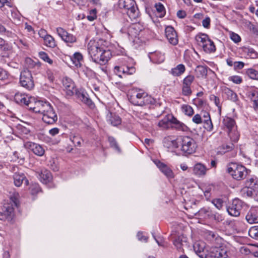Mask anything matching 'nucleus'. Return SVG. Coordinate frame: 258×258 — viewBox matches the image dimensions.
Wrapping results in <instances>:
<instances>
[{"label": "nucleus", "mask_w": 258, "mask_h": 258, "mask_svg": "<svg viewBox=\"0 0 258 258\" xmlns=\"http://www.w3.org/2000/svg\"><path fill=\"white\" fill-rule=\"evenodd\" d=\"M245 186L252 188L254 190H258V179L255 176H248L244 182Z\"/></svg>", "instance_id": "nucleus-19"}, {"label": "nucleus", "mask_w": 258, "mask_h": 258, "mask_svg": "<svg viewBox=\"0 0 258 258\" xmlns=\"http://www.w3.org/2000/svg\"><path fill=\"white\" fill-rule=\"evenodd\" d=\"M19 194L15 193L11 195L9 202L5 203L2 208V213L5 220L12 221L15 217L14 208L17 207L19 204Z\"/></svg>", "instance_id": "nucleus-3"}, {"label": "nucleus", "mask_w": 258, "mask_h": 258, "mask_svg": "<svg viewBox=\"0 0 258 258\" xmlns=\"http://www.w3.org/2000/svg\"><path fill=\"white\" fill-rule=\"evenodd\" d=\"M75 96L78 99L81 100L83 103L85 104L90 108H93L95 107L94 103L88 97V94L84 90H78V91L76 92Z\"/></svg>", "instance_id": "nucleus-12"}, {"label": "nucleus", "mask_w": 258, "mask_h": 258, "mask_svg": "<svg viewBox=\"0 0 258 258\" xmlns=\"http://www.w3.org/2000/svg\"><path fill=\"white\" fill-rule=\"evenodd\" d=\"M173 243L178 251L183 252V246L186 245V238L182 235H180L174 240Z\"/></svg>", "instance_id": "nucleus-17"}, {"label": "nucleus", "mask_w": 258, "mask_h": 258, "mask_svg": "<svg viewBox=\"0 0 258 258\" xmlns=\"http://www.w3.org/2000/svg\"><path fill=\"white\" fill-rule=\"evenodd\" d=\"M62 85L64 90L68 88H72L75 84L71 79L68 77H65L62 80Z\"/></svg>", "instance_id": "nucleus-42"}, {"label": "nucleus", "mask_w": 258, "mask_h": 258, "mask_svg": "<svg viewBox=\"0 0 258 258\" xmlns=\"http://www.w3.org/2000/svg\"><path fill=\"white\" fill-rule=\"evenodd\" d=\"M118 5L120 9L126 11L131 19H135L139 15V11L134 0H119Z\"/></svg>", "instance_id": "nucleus-6"}, {"label": "nucleus", "mask_w": 258, "mask_h": 258, "mask_svg": "<svg viewBox=\"0 0 258 258\" xmlns=\"http://www.w3.org/2000/svg\"><path fill=\"white\" fill-rule=\"evenodd\" d=\"M13 8V7L9 0H0V9L8 17H10V12Z\"/></svg>", "instance_id": "nucleus-20"}, {"label": "nucleus", "mask_w": 258, "mask_h": 258, "mask_svg": "<svg viewBox=\"0 0 258 258\" xmlns=\"http://www.w3.org/2000/svg\"><path fill=\"white\" fill-rule=\"evenodd\" d=\"M194 80L195 77L193 75H188L183 79V84L190 86Z\"/></svg>", "instance_id": "nucleus-50"}, {"label": "nucleus", "mask_w": 258, "mask_h": 258, "mask_svg": "<svg viewBox=\"0 0 258 258\" xmlns=\"http://www.w3.org/2000/svg\"><path fill=\"white\" fill-rule=\"evenodd\" d=\"M165 36L168 42L173 45L178 44V39L176 32L172 26H167L165 30Z\"/></svg>", "instance_id": "nucleus-11"}, {"label": "nucleus", "mask_w": 258, "mask_h": 258, "mask_svg": "<svg viewBox=\"0 0 258 258\" xmlns=\"http://www.w3.org/2000/svg\"><path fill=\"white\" fill-rule=\"evenodd\" d=\"M14 183L16 186H20L23 181L27 185L29 183L28 180L26 178V176L23 173H15L13 176Z\"/></svg>", "instance_id": "nucleus-21"}, {"label": "nucleus", "mask_w": 258, "mask_h": 258, "mask_svg": "<svg viewBox=\"0 0 258 258\" xmlns=\"http://www.w3.org/2000/svg\"><path fill=\"white\" fill-rule=\"evenodd\" d=\"M37 105L36 109H38L37 113L42 115L53 108L51 105L47 101L38 100Z\"/></svg>", "instance_id": "nucleus-16"}, {"label": "nucleus", "mask_w": 258, "mask_h": 258, "mask_svg": "<svg viewBox=\"0 0 258 258\" xmlns=\"http://www.w3.org/2000/svg\"><path fill=\"white\" fill-rule=\"evenodd\" d=\"M185 71V66L182 64H179L176 67L171 69L170 74L175 77H178L182 75Z\"/></svg>", "instance_id": "nucleus-27"}, {"label": "nucleus", "mask_w": 258, "mask_h": 258, "mask_svg": "<svg viewBox=\"0 0 258 258\" xmlns=\"http://www.w3.org/2000/svg\"><path fill=\"white\" fill-rule=\"evenodd\" d=\"M38 102V101H36L34 98L30 97V99H29V101H28L25 106H26L29 110L37 113L38 109H36V107Z\"/></svg>", "instance_id": "nucleus-34"}, {"label": "nucleus", "mask_w": 258, "mask_h": 258, "mask_svg": "<svg viewBox=\"0 0 258 258\" xmlns=\"http://www.w3.org/2000/svg\"><path fill=\"white\" fill-rule=\"evenodd\" d=\"M207 170L204 165L198 163L195 165L193 171L194 173L197 176H203L206 174Z\"/></svg>", "instance_id": "nucleus-24"}, {"label": "nucleus", "mask_w": 258, "mask_h": 258, "mask_svg": "<svg viewBox=\"0 0 258 258\" xmlns=\"http://www.w3.org/2000/svg\"><path fill=\"white\" fill-rule=\"evenodd\" d=\"M246 74L250 78L253 80H258V71L253 69H249L246 71Z\"/></svg>", "instance_id": "nucleus-47"}, {"label": "nucleus", "mask_w": 258, "mask_h": 258, "mask_svg": "<svg viewBox=\"0 0 258 258\" xmlns=\"http://www.w3.org/2000/svg\"><path fill=\"white\" fill-rule=\"evenodd\" d=\"M107 121L113 126H117L121 123V119L115 114L110 113L107 115Z\"/></svg>", "instance_id": "nucleus-31"}, {"label": "nucleus", "mask_w": 258, "mask_h": 258, "mask_svg": "<svg viewBox=\"0 0 258 258\" xmlns=\"http://www.w3.org/2000/svg\"><path fill=\"white\" fill-rule=\"evenodd\" d=\"M155 8L160 17H163L165 16L166 13L165 9L162 4L161 3L155 4Z\"/></svg>", "instance_id": "nucleus-41"}, {"label": "nucleus", "mask_w": 258, "mask_h": 258, "mask_svg": "<svg viewBox=\"0 0 258 258\" xmlns=\"http://www.w3.org/2000/svg\"><path fill=\"white\" fill-rule=\"evenodd\" d=\"M56 32L58 36L67 43L68 45L76 41V38L73 34L69 33L66 30L61 27L56 28Z\"/></svg>", "instance_id": "nucleus-10"}, {"label": "nucleus", "mask_w": 258, "mask_h": 258, "mask_svg": "<svg viewBox=\"0 0 258 258\" xmlns=\"http://www.w3.org/2000/svg\"><path fill=\"white\" fill-rule=\"evenodd\" d=\"M209 38V36L204 33H200L197 35L195 37V39L198 44L202 46L203 45L206 43V41Z\"/></svg>", "instance_id": "nucleus-36"}, {"label": "nucleus", "mask_w": 258, "mask_h": 258, "mask_svg": "<svg viewBox=\"0 0 258 258\" xmlns=\"http://www.w3.org/2000/svg\"><path fill=\"white\" fill-rule=\"evenodd\" d=\"M108 141L111 147L114 148L116 150L120 152V148L114 138L113 137H109Z\"/></svg>", "instance_id": "nucleus-53"}, {"label": "nucleus", "mask_w": 258, "mask_h": 258, "mask_svg": "<svg viewBox=\"0 0 258 258\" xmlns=\"http://www.w3.org/2000/svg\"><path fill=\"white\" fill-rule=\"evenodd\" d=\"M228 135L232 142L236 143L238 141L239 138V134L236 131V128L229 131Z\"/></svg>", "instance_id": "nucleus-40"}, {"label": "nucleus", "mask_w": 258, "mask_h": 258, "mask_svg": "<svg viewBox=\"0 0 258 258\" xmlns=\"http://www.w3.org/2000/svg\"><path fill=\"white\" fill-rule=\"evenodd\" d=\"M73 63L77 67H81L82 66V62L83 60L82 54L80 52H75L71 58Z\"/></svg>", "instance_id": "nucleus-28"}, {"label": "nucleus", "mask_w": 258, "mask_h": 258, "mask_svg": "<svg viewBox=\"0 0 258 258\" xmlns=\"http://www.w3.org/2000/svg\"><path fill=\"white\" fill-rule=\"evenodd\" d=\"M178 148L180 147L181 151L185 155L195 153L197 148L195 140L189 136H180L177 138Z\"/></svg>", "instance_id": "nucleus-5"}, {"label": "nucleus", "mask_w": 258, "mask_h": 258, "mask_svg": "<svg viewBox=\"0 0 258 258\" xmlns=\"http://www.w3.org/2000/svg\"><path fill=\"white\" fill-rule=\"evenodd\" d=\"M224 125L228 128V131L236 128L235 120L230 117H226L223 119V121Z\"/></svg>", "instance_id": "nucleus-37"}, {"label": "nucleus", "mask_w": 258, "mask_h": 258, "mask_svg": "<svg viewBox=\"0 0 258 258\" xmlns=\"http://www.w3.org/2000/svg\"><path fill=\"white\" fill-rule=\"evenodd\" d=\"M243 205V202L238 199H235L232 203L227 208L229 214L232 216L238 217L240 215Z\"/></svg>", "instance_id": "nucleus-9"}, {"label": "nucleus", "mask_w": 258, "mask_h": 258, "mask_svg": "<svg viewBox=\"0 0 258 258\" xmlns=\"http://www.w3.org/2000/svg\"><path fill=\"white\" fill-rule=\"evenodd\" d=\"M182 93L184 96H189L192 93L190 86L183 84Z\"/></svg>", "instance_id": "nucleus-54"}, {"label": "nucleus", "mask_w": 258, "mask_h": 258, "mask_svg": "<svg viewBox=\"0 0 258 258\" xmlns=\"http://www.w3.org/2000/svg\"><path fill=\"white\" fill-rule=\"evenodd\" d=\"M229 80L231 81L233 83L236 84H239L242 81V78L240 76H233L230 77Z\"/></svg>", "instance_id": "nucleus-58"}, {"label": "nucleus", "mask_w": 258, "mask_h": 258, "mask_svg": "<svg viewBox=\"0 0 258 258\" xmlns=\"http://www.w3.org/2000/svg\"><path fill=\"white\" fill-rule=\"evenodd\" d=\"M256 190H254L252 188L246 187L245 186L242 189V191L244 194H246L248 197H252L253 195V192Z\"/></svg>", "instance_id": "nucleus-57"}, {"label": "nucleus", "mask_w": 258, "mask_h": 258, "mask_svg": "<svg viewBox=\"0 0 258 258\" xmlns=\"http://www.w3.org/2000/svg\"><path fill=\"white\" fill-rule=\"evenodd\" d=\"M97 11L95 9L90 11L89 15L87 16V19L90 21H93L97 18Z\"/></svg>", "instance_id": "nucleus-52"}, {"label": "nucleus", "mask_w": 258, "mask_h": 258, "mask_svg": "<svg viewBox=\"0 0 258 258\" xmlns=\"http://www.w3.org/2000/svg\"><path fill=\"white\" fill-rule=\"evenodd\" d=\"M169 119L168 118H164V119L160 120L158 123L159 127L162 129H167L169 127Z\"/></svg>", "instance_id": "nucleus-44"}, {"label": "nucleus", "mask_w": 258, "mask_h": 258, "mask_svg": "<svg viewBox=\"0 0 258 258\" xmlns=\"http://www.w3.org/2000/svg\"><path fill=\"white\" fill-rule=\"evenodd\" d=\"M197 245H199V244H196L194 246L195 249L196 251L199 253L198 254L199 256L201 258H227L225 255V252L223 250L218 248L211 249L208 254H200V253L201 252L203 248L196 250V248Z\"/></svg>", "instance_id": "nucleus-8"}, {"label": "nucleus", "mask_w": 258, "mask_h": 258, "mask_svg": "<svg viewBox=\"0 0 258 258\" xmlns=\"http://www.w3.org/2000/svg\"><path fill=\"white\" fill-rule=\"evenodd\" d=\"M70 139L75 146H81L83 141L82 139L78 134H72L70 136Z\"/></svg>", "instance_id": "nucleus-38"}, {"label": "nucleus", "mask_w": 258, "mask_h": 258, "mask_svg": "<svg viewBox=\"0 0 258 258\" xmlns=\"http://www.w3.org/2000/svg\"><path fill=\"white\" fill-rule=\"evenodd\" d=\"M245 219L249 224L258 223V213L255 208H251L247 213Z\"/></svg>", "instance_id": "nucleus-18"}, {"label": "nucleus", "mask_w": 258, "mask_h": 258, "mask_svg": "<svg viewBox=\"0 0 258 258\" xmlns=\"http://www.w3.org/2000/svg\"><path fill=\"white\" fill-rule=\"evenodd\" d=\"M8 72L0 68V80H6L8 79Z\"/></svg>", "instance_id": "nucleus-62"}, {"label": "nucleus", "mask_w": 258, "mask_h": 258, "mask_svg": "<svg viewBox=\"0 0 258 258\" xmlns=\"http://www.w3.org/2000/svg\"><path fill=\"white\" fill-rule=\"evenodd\" d=\"M13 156L15 157V159H20L22 161H24L25 160V156L22 152H18L15 151L13 153Z\"/></svg>", "instance_id": "nucleus-60"}, {"label": "nucleus", "mask_w": 258, "mask_h": 258, "mask_svg": "<svg viewBox=\"0 0 258 258\" xmlns=\"http://www.w3.org/2000/svg\"><path fill=\"white\" fill-rule=\"evenodd\" d=\"M26 146L28 149L38 156L41 157L44 155L45 150L39 144L29 142L26 144Z\"/></svg>", "instance_id": "nucleus-13"}, {"label": "nucleus", "mask_w": 258, "mask_h": 258, "mask_svg": "<svg viewBox=\"0 0 258 258\" xmlns=\"http://www.w3.org/2000/svg\"><path fill=\"white\" fill-rule=\"evenodd\" d=\"M20 83L21 86L28 90H31L34 86L32 74L27 69L23 70L20 75Z\"/></svg>", "instance_id": "nucleus-7"}, {"label": "nucleus", "mask_w": 258, "mask_h": 258, "mask_svg": "<svg viewBox=\"0 0 258 258\" xmlns=\"http://www.w3.org/2000/svg\"><path fill=\"white\" fill-rule=\"evenodd\" d=\"M78 91V89L76 88L75 85L73 86L72 88H68L66 89H64V91L66 92V95L68 97H71L74 95L76 94V92Z\"/></svg>", "instance_id": "nucleus-51"}, {"label": "nucleus", "mask_w": 258, "mask_h": 258, "mask_svg": "<svg viewBox=\"0 0 258 258\" xmlns=\"http://www.w3.org/2000/svg\"><path fill=\"white\" fill-rule=\"evenodd\" d=\"M181 109L185 114L189 116L192 115L194 113L192 108L188 105H183Z\"/></svg>", "instance_id": "nucleus-45"}, {"label": "nucleus", "mask_w": 258, "mask_h": 258, "mask_svg": "<svg viewBox=\"0 0 258 258\" xmlns=\"http://www.w3.org/2000/svg\"><path fill=\"white\" fill-rule=\"evenodd\" d=\"M151 58L155 63H161L164 61L165 56L161 52H155L152 54Z\"/></svg>", "instance_id": "nucleus-33"}, {"label": "nucleus", "mask_w": 258, "mask_h": 258, "mask_svg": "<svg viewBox=\"0 0 258 258\" xmlns=\"http://www.w3.org/2000/svg\"><path fill=\"white\" fill-rule=\"evenodd\" d=\"M226 171L233 179L238 181L243 179L250 172L244 166L233 162L228 165Z\"/></svg>", "instance_id": "nucleus-4"}, {"label": "nucleus", "mask_w": 258, "mask_h": 258, "mask_svg": "<svg viewBox=\"0 0 258 258\" xmlns=\"http://www.w3.org/2000/svg\"><path fill=\"white\" fill-rule=\"evenodd\" d=\"M128 98L130 102L135 105L144 106L155 102L153 98L142 90H132L129 92Z\"/></svg>", "instance_id": "nucleus-2"}, {"label": "nucleus", "mask_w": 258, "mask_h": 258, "mask_svg": "<svg viewBox=\"0 0 258 258\" xmlns=\"http://www.w3.org/2000/svg\"><path fill=\"white\" fill-rule=\"evenodd\" d=\"M102 40L96 41L91 40L88 44L89 54L92 60L101 65L106 64L111 57V51L105 49L100 44Z\"/></svg>", "instance_id": "nucleus-1"}, {"label": "nucleus", "mask_w": 258, "mask_h": 258, "mask_svg": "<svg viewBox=\"0 0 258 258\" xmlns=\"http://www.w3.org/2000/svg\"><path fill=\"white\" fill-rule=\"evenodd\" d=\"M30 191L32 195H36L40 191V188L39 185L37 184H33L30 186Z\"/></svg>", "instance_id": "nucleus-55"}, {"label": "nucleus", "mask_w": 258, "mask_h": 258, "mask_svg": "<svg viewBox=\"0 0 258 258\" xmlns=\"http://www.w3.org/2000/svg\"><path fill=\"white\" fill-rule=\"evenodd\" d=\"M155 164L160 169V170L168 178H173L174 177V173L171 169L166 164L161 162L159 160L154 161Z\"/></svg>", "instance_id": "nucleus-14"}, {"label": "nucleus", "mask_w": 258, "mask_h": 258, "mask_svg": "<svg viewBox=\"0 0 258 258\" xmlns=\"http://www.w3.org/2000/svg\"><path fill=\"white\" fill-rule=\"evenodd\" d=\"M210 214V211L209 208H202L199 211V214L200 216H209Z\"/></svg>", "instance_id": "nucleus-63"}, {"label": "nucleus", "mask_w": 258, "mask_h": 258, "mask_svg": "<svg viewBox=\"0 0 258 258\" xmlns=\"http://www.w3.org/2000/svg\"><path fill=\"white\" fill-rule=\"evenodd\" d=\"M202 47L204 50L208 53L214 52L216 50V47L214 42L209 38Z\"/></svg>", "instance_id": "nucleus-26"}, {"label": "nucleus", "mask_w": 258, "mask_h": 258, "mask_svg": "<svg viewBox=\"0 0 258 258\" xmlns=\"http://www.w3.org/2000/svg\"><path fill=\"white\" fill-rule=\"evenodd\" d=\"M192 120L196 124H200L203 123V118L201 115L199 114L195 115L192 117Z\"/></svg>", "instance_id": "nucleus-61"}, {"label": "nucleus", "mask_w": 258, "mask_h": 258, "mask_svg": "<svg viewBox=\"0 0 258 258\" xmlns=\"http://www.w3.org/2000/svg\"><path fill=\"white\" fill-rule=\"evenodd\" d=\"M42 120L47 124H53L57 120V116L53 108L43 114Z\"/></svg>", "instance_id": "nucleus-15"}, {"label": "nucleus", "mask_w": 258, "mask_h": 258, "mask_svg": "<svg viewBox=\"0 0 258 258\" xmlns=\"http://www.w3.org/2000/svg\"><path fill=\"white\" fill-rule=\"evenodd\" d=\"M204 127L208 131H211L213 130V125L211 119L203 120Z\"/></svg>", "instance_id": "nucleus-48"}, {"label": "nucleus", "mask_w": 258, "mask_h": 258, "mask_svg": "<svg viewBox=\"0 0 258 258\" xmlns=\"http://www.w3.org/2000/svg\"><path fill=\"white\" fill-rule=\"evenodd\" d=\"M249 235L252 238L258 239V226H253L248 231Z\"/></svg>", "instance_id": "nucleus-46"}, {"label": "nucleus", "mask_w": 258, "mask_h": 258, "mask_svg": "<svg viewBox=\"0 0 258 258\" xmlns=\"http://www.w3.org/2000/svg\"><path fill=\"white\" fill-rule=\"evenodd\" d=\"M30 97L25 94L20 93H16L14 96L15 102L21 105H26Z\"/></svg>", "instance_id": "nucleus-22"}, {"label": "nucleus", "mask_w": 258, "mask_h": 258, "mask_svg": "<svg viewBox=\"0 0 258 258\" xmlns=\"http://www.w3.org/2000/svg\"><path fill=\"white\" fill-rule=\"evenodd\" d=\"M163 145L167 148H177V138L176 140H172L169 137L165 138L163 140Z\"/></svg>", "instance_id": "nucleus-29"}, {"label": "nucleus", "mask_w": 258, "mask_h": 258, "mask_svg": "<svg viewBox=\"0 0 258 258\" xmlns=\"http://www.w3.org/2000/svg\"><path fill=\"white\" fill-rule=\"evenodd\" d=\"M211 19L210 17H206L202 21V25L205 28H209L210 26Z\"/></svg>", "instance_id": "nucleus-64"}, {"label": "nucleus", "mask_w": 258, "mask_h": 258, "mask_svg": "<svg viewBox=\"0 0 258 258\" xmlns=\"http://www.w3.org/2000/svg\"><path fill=\"white\" fill-rule=\"evenodd\" d=\"M39 57L44 60L46 62H47L49 64H52L53 61L49 57L48 54L43 51H41L39 53Z\"/></svg>", "instance_id": "nucleus-49"}, {"label": "nucleus", "mask_w": 258, "mask_h": 258, "mask_svg": "<svg viewBox=\"0 0 258 258\" xmlns=\"http://www.w3.org/2000/svg\"><path fill=\"white\" fill-rule=\"evenodd\" d=\"M43 40L45 45L48 47L54 48L56 45L54 38L50 35L46 36V37Z\"/></svg>", "instance_id": "nucleus-39"}, {"label": "nucleus", "mask_w": 258, "mask_h": 258, "mask_svg": "<svg viewBox=\"0 0 258 258\" xmlns=\"http://www.w3.org/2000/svg\"><path fill=\"white\" fill-rule=\"evenodd\" d=\"M212 203L219 210L222 209L223 205V201L220 199H215L212 201Z\"/></svg>", "instance_id": "nucleus-56"}, {"label": "nucleus", "mask_w": 258, "mask_h": 258, "mask_svg": "<svg viewBox=\"0 0 258 258\" xmlns=\"http://www.w3.org/2000/svg\"><path fill=\"white\" fill-rule=\"evenodd\" d=\"M207 66H197L195 70L197 77L198 78H206L207 75Z\"/></svg>", "instance_id": "nucleus-30"}, {"label": "nucleus", "mask_w": 258, "mask_h": 258, "mask_svg": "<svg viewBox=\"0 0 258 258\" xmlns=\"http://www.w3.org/2000/svg\"><path fill=\"white\" fill-rule=\"evenodd\" d=\"M39 178L42 183L47 184L51 180L52 175L49 171L44 170L39 174Z\"/></svg>", "instance_id": "nucleus-23"}, {"label": "nucleus", "mask_w": 258, "mask_h": 258, "mask_svg": "<svg viewBox=\"0 0 258 258\" xmlns=\"http://www.w3.org/2000/svg\"><path fill=\"white\" fill-rule=\"evenodd\" d=\"M223 94L226 96L227 99L233 102H236L237 100V94L229 88H225L223 90Z\"/></svg>", "instance_id": "nucleus-32"}, {"label": "nucleus", "mask_w": 258, "mask_h": 258, "mask_svg": "<svg viewBox=\"0 0 258 258\" xmlns=\"http://www.w3.org/2000/svg\"><path fill=\"white\" fill-rule=\"evenodd\" d=\"M115 70H120L121 73L124 75H132L136 72V69L134 67H129L125 66H115Z\"/></svg>", "instance_id": "nucleus-25"}, {"label": "nucleus", "mask_w": 258, "mask_h": 258, "mask_svg": "<svg viewBox=\"0 0 258 258\" xmlns=\"http://www.w3.org/2000/svg\"><path fill=\"white\" fill-rule=\"evenodd\" d=\"M172 127L177 131L182 132H187L188 130V127L186 125L179 121L176 123L175 125H172Z\"/></svg>", "instance_id": "nucleus-43"}, {"label": "nucleus", "mask_w": 258, "mask_h": 258, "mask_svg": "<svg viewBox=\"0 0 258 258\" xmlns=\"http://www.w3.org/2000/svg\"><path fill=\"white\" fill-rule=\"evenodd\" d=\"M230 37L235 43H238L241 41L240 37L237 34L234 32H231L230 34Z\"/></svg>", "instance_id": "nucleus-59"}, {"label": "nucleus", "mask_w": 258, "mask_h": 258, "mask_svg": "<svg viewBox=\"0 0 258 258\" xmlns=\"http://www.w3.org/2000/svg\"><path fill=\"white\" fill-rule=\"evenodd\" d=\"M247 95L253 101L254 105L258 107V92L255 89L249 90Z\"/></svg>", "instance_id": "nucleus-35"}]
</instances>
